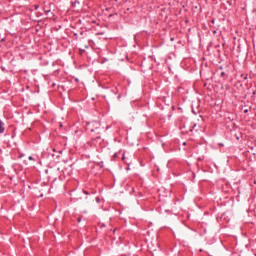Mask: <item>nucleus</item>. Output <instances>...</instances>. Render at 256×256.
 Listing matches in <instances>:
<instances>
[{
    "label": "nucleus",
    "mask_w": 256,
    "mask_h": 256,
    "mask_svg": "<svg viewBox=\"0 0 256 256\" xmlns=\"http://www.w3.org/2000/svg\"><path fill=\"white\" fill-rule=\"evenodd\" d=\"M0 133H5V128L3 127V122L0 120Z\"/></svg>",
    "instance_id": "nucleus-2"
},
{
    "label": "nucleus",
    "mask_w": 256,
    "mask_h": 256,
    "mask_svg": "<svg viewBox=\"0 0 256 256\" xmlns=\"http://www.w3.org/2000/svg\"><path fill=\"white\" fill-rule=\"evenodd\" d=\"M183 145H187V143H186V142H184V143H183Z\"/></svg>",
    "instance_id": "nucleus-8"
},
{
    "label": "nucleus",
    "mask_w": 256,
    "mask_h": 256,
    "mask_svg": "<svg viewBox=\"0 0 256 256\" xmlns=\"http://www.w3.org/2000/svg\"><path fill=\"white\" fill-rule=\"evenodd\" d=\"M195 127H197V124H194V125H193V129H195Z\"/></svg>",
    "instance_id": "nucleus-5"
},
{
    "label": "nucleus",
    "mask_w": 256,
    "mask_h": 256,
    "mask_svg": "<svg viewBox=\"0 0 256 256\" xmlns=\"http://www.w3.org/2000/svg\"><path fill=\"white\" fill-rule=\"evenodd\" d=\"M29 161H33V156H29Z\"/></svg>",
    "instance_id": "nucleus-3"
},
{
    "label": "nucleus",
    "mask_w": 256,
    "mask_h": 256,
    "mask_svg": "<svg viewBox=\"0 0 256 256\" xmlns=\"http://www.w3.org/2000/svg\"><path fill=\"white\" fill-rule=\"evenodd\" d=\"M96 201H97V203H99V201H100L99 197L96 198Z\"/></svg>",
    "instance_id": "nucleus-4"
},
{
    "label": "nucleus",
    "mask_w": 256,
    "mask_h": 256,
    "mask_svg": "<svg viewBox=\"0 0 256 256\" xmlns=\"http://www.w3.org/2000/svg\"><path fill=\"white\" fill-rule=\"evenodd\" d=\"M60 127H63V124H60Z\"/></svg>",
    "instance_id": "nucleus-9"
},
{
    "label": "nucleus",
    "mask_w": 256,
    "mask_h": 256,
    "mask_svg": "<svg viewBox=\"0 0 256 256\" xmlns=\"http://www.w3.org/2000/svg\"><path fill=\"white\" fill-rule=\"evenodd\" d=\"M221 75H225V72H222Z\"/></svg>",
    "instance_id": "nucleus-7"
},
{
    "label": "nucleus",
    "mask_w": 256,
    "mask_h": 256,
    "mask_svg": "<svg viewBox=\"0 0 256 256\" xmlns=\"http://www.w3.org/2000/svg\"><path fill=\"white\" fill-rule=\"evenodd\" d=\"M91 131H95L94 129H91Z\"/></svg>",
    "instance_id": "nucleus-11"
},
{
    "label": "nucleus",
    "mask_w": 256,
    "mask_h": 256,
    "mask_svg": "<svg viewBox=\"0 0 256 256\" xmlns=\"http://www.w3.org/2000/svg\"><path fill=\"white\" fill-rule=\"evenodd\" d=\"M90 125L92 127H97V128L101 127V124L99 122H92Z\"/></svg>",
    "instance_id": "nucleus-1"
},
{
    "label": "nucleus",
    "mask_w": 256,
    "mask_h": 256,
    "mask_svg": "<svg viewBox=\"0 0 256 256\" xmlns=\"http://www.w3.org/2000/svg\"><path fill=\"white\" fill-rule=\"evenodd\" d=\"M85 195H89V193L87 191H84Z\"/></svg>",
    "instance_id": "nucleus-6"
},
{
    "label": "nucleus",
    "mask_w": 256,
    "mask_h": 256,
    "mask_svg": "<svg viewBox=\"0 0 256 256\" xmlns=\"http://www.w3.org/2000/svg\"><path fill=\"white\" fill-rule=\"evenodd\" d=\"M78 221H79V223H80L81 219H78Z\"/></svg>",
    "instance_id": "nucleus-10"
}]
</instances>
